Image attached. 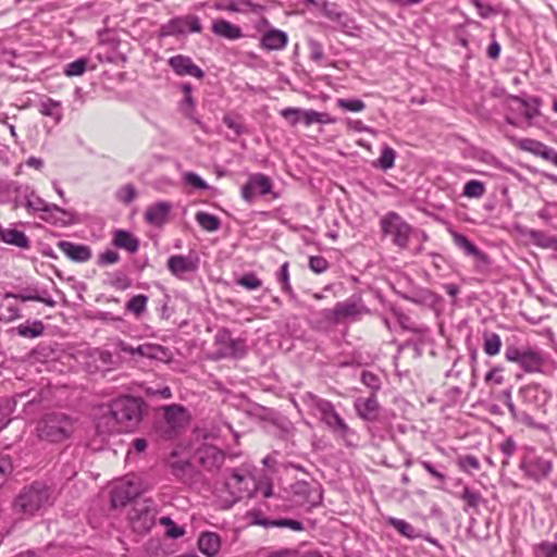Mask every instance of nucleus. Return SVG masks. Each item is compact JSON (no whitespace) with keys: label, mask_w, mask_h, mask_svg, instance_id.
<instances>
[{"label":"nucleus","mask_w":557,"mask_h":557,"mask_svg":"<svg viewBox=\"0 0 557 557\" xmlns=\"http://www.w3.org/2000/svg\"><path fill=\"white\" fill-rule=\"evenodd\" d=\"M143 401L133 396H123L111 401L107 413L97 422L100 433L132 432L141 421Z\"/></svg>","instance_id":"obj_1"},{"label":"nucleus","mask_w":557,"mask_h":557,"mask_svg":"<svg viewBox=\"0 0 557 557\" xmlns=\"http://www.w3.org/2000/svg\"><path fill=\"white\" fill-rule=\"evenodd\" d=\"M52 491L41 482H34L25 486L15 497L13 510L22 517H32L38 511L51 506Z\"/></svg>","instance_id":"obj_2"},{"label":"nucleus","mask_w":557,"mask_h":557,"mask_svg":"<svg viewBox=\"0 0 557 557\" xmlns=\"http://www.w3.org/2000/svg\"><path fill=\"white\" fill-rule=\"evenodd\" d=\"M76 420L61 411L48 412L38 421L36 431L39 438L60 443L72 436Z\"/></svg>","instance_id":"obj_3"},{"label":"nucleus","mask_w":557,"mask_h":557,"mask_svg":"<svg viewBox=\"0 0 557 557\" xmlns=\"http://www.w3.org/2000/svg\"><path fill=\"white\" fill-rule=\"evenodd\" d=\"M304 403L310 408L314 416H319L321 421L335 434L345 438L350 434V428L336 412L333 404L322 399L308 392L302 396Z\"/></svg>","instance_id":"obj_4"},{"label":"nucleus","mask_w":557,"mask_h":557,"mask_svg":"<svg viewBox=\"0 0 557 557\" xmlns=\"http://www.w3.org/2000/svg\"><path fill=\"white\" fill-rule=\"evenodd\" d=\"M505 358L507 361L518 363L528 373L542 372L545 364L544 354L532 347L519 348L515 345L507 346Z\"/></svg>","instance_id":"obj_5"},{"label":"nucleus","mask_w":557,"mask_h":557,"mask_svg":"<svg viewBox=\"0 0 557 557\" xmlns=\"http://www.w3.org/2000/svg\"><path fill=\"white\" fill-rule=\"evenodd\" d=\"M384 236H389L395 246L406 249L412 233V227L398 213L388 212L380 221Z\"/></svg>","instance_id":"obj_6"},{"label":"nucleus","mask_w":557,"mask_h":557,"mask_svg":"<svg viewBox=\"0 0 557 557\" xmlns=\"http://www.w3.org/2000/svg\"><path fill=\"white\" fill-rule=\"evenodd\" d=\"M132 529L137 533H146L154 525L156 508L151 499H136L128 510Z\"/></svg>","instance_id":"obj_7"},{"label":"nucleus","mask_w":557,"mask_h":557,"mask_svg":"<svg viewBox=\"0 0 557 557\" xmlns=\"http://www.w3.org/2000/svg\"><path fill=\"white\" fill-rule=\"evenodd\" d=\"M148 487V484L144 483L140 478L136 475L126 476L115 484L111 495V504L113 507L125 506L147 491Z\"/></svg>","instance_id":"obj_8"},{"label":"nucleus","mask_w":557,"mask_h":557,"mask_svg":"<svg viewBox=\"0 0 557 557\" xmlns=\"http://www.w3.org/2000/svg\"><path fill=\"white\" fill-rule=\"evenodd\" d=\"M367 312L368 309L362 304L360 298H349L345 301L337 302L333 309L323 310L322 315L326 321L337 324L347 319L356 320L361 314Z\"/></svg>","instance_id":"obj_9"},{"label":"nucleus","mask_w":557,"mask_h":557,"mask_svg":"<svg viewBox=\"0 0 557 557\" xmlns=\"http://www.w3.org/2000/svg\"><path fill=\"white\" fill-rule=\"evenodd\" d=\"M256 480L245 468L232 469L230 475L225 479V487L235 499L251 497Z\"/></svg>","instance_id":"obj_10"},{"label":"nucleus","mask_w":557,"mask_h":557,"mask_svg":"<svg viewBox=\"0 0 557 557\" xmlns=\"http://www.w3.org/2000/svg\"><path fill=\"white\" fill-rule=\"evenodd\" d=\"M271 193L272 182L262 173L250 174L240 190L242 198L248 203H252L257 196H265Z\"/></svg>","instance_id":"obj_11"},{"label":"nucleus","mask_w":557,"mask_h":557,"mask_svg":"<svg viewBox=\"0 0 557 557\" xmlns=\"http://www.w3.org/2000/svg\"><path fill=\"white\" fill-rule=\"evenodd\" d=\"M201 29L202 27L197 16L186 15L174 17L163 24L160 28V35L163 37L178 36L185 35L187 32L200 33Z\"/></svg>","instance_id":"obj_12"},{"label":"nucleus","mask_w":557,"mask_h":557,"mask_svg":"<svg viewBox=\"0 0 557 557\" xmlns=\"http://www.w3.org/2000/svg\"><path fill=\"white\" fill-rule=\"evenodd\" d=\"M215 344L218 346L216 354L221 358L243 357L246 352V345L243 339L232 337L228 331H220L215 335Z\"/></svg>","instance_id":"obj_13"},{"label":"nucleus","mask_w":557,"mask_h":557,"mask_svg":"<svg viewBox=\"0 0 557 557\" xmlns=\"http://www.w3.org/2000/svg\"><path fill=\"white\" fill-rule=\"evenodd\" d=\"M164 420L170 432L169 436L176 434L181 429L185 428L189 422L187 410L181 405H169L163 408Z\"/></svg>","instance_id":"obj_14"},{"label":"nucleus","mask_w":557,"mask_h":557,"mask_svg":"<svg viewBox=\"0 0 557 557\" xmlns=\"http://www.w3.org/2000/svg\"><path fill=\"white\" fill-rule=\"evenodd\" d=\"M521 468L528 476L540 482L549 475L553 463L543 457H533L523 461Z\"/></svg>","instance_id":"obj_15"},{"label":"nucleus","mask_w":557,"mask_h":557,"mask_svg":"<svg viewBox=\"0 0 557 557\" xmlns=\"http://www.w3.org/2000/svg\"><path fill=\"white\" fill-rule=\"evenodd\" d=\"M168 63L178 76L189 75L198 79L205 76V72L189 57L177 54L171 57Z\"/></svg>","instance_id":"obj_16"},{"label":"nucleus","mask_w":557,"mask_h":557,"mask_svg":"<svg viewBox=\"0 0 557 557\" xmlns=\"http://www.w3.org/2000/svg\"><path fill=\"white\" fill-rule=\"evenodd\" d=\"M354 408L359 418L366 421H375L380 412V405L376 394L369 397H358L354 401Z\"/></svg>","instance_id":"obj_17"},{"label":"nucleus","mask_w":557,"mask_h":557,"mask_svg":"<svg viewBox=\"0 0 557 557\" xmlns=\"http://www.w3.org/2000/svg\"><path fill=\"white\" fill-rule=\"evenodd\" d=\"M198 462L208 471L218 470L224 462V454L214 446H205L197 450Z\"/></svg>","instance_id":"obj_18"},{"label":"nucleus","mask_w":557,"mask_h":557,"mask_svg":"<svg viewBox=\"0 0 557 557\" xmlns=\"http://www.w3.org/2000/svg\"><path fill=\"white\" fill-rule=\"evenodd\" d=\"M168 269L173 275L183 277L184 274L198 269V259L182 255L171 256L168 260Z\"/></svg>","instance_id":"obj_19"},{"label":"nucleus","mask_w":557,"mask_h":557,"mask_svg":"<svg viewBox=\"0 0 557 557\" xmlns=\"http://www.w3.org/2000/svg\"><path fill=\"white\" fill-rule=\"evenodd\" d=\"M58 248L74 262H87L92 257L91 249L87 245L75 244L69 240H60Z\"/></svg>","instance_id":"obj_20"},{"label":"nucleus","mask_w":557,"mask_h":557,"mask_svg":"<svg viewBox=\"0 0 557 557\" xmlns=\"http://www.w3.org/2000/svg\"><path fill=\"white\" fill-rule=\"evenodd\" d=\"M288 44V36L285 32L276 28L267 30L260 40V47L267 51L283 50Z\"/></svg>","instance_id":"obj_21"},{"label":"nucleus","mask_w":557,"mask_h":557,"mask_svg":"<svg viewBox=\"0 0 557 557\" xmlns=\"http://www.w3.org/2000/svg\"><path fill=\"white\" fill-rule=\"evenodd\" d=\"M171 208V203L166 201H159L151 205L145 212V220L151 225L161 226L166 222Z\"/></svg>","instance_id":"obj_22"},{"label":"nucleus","mask_w":557,"mask_h":557,"mask_svg":"<svg viewBox=\"0 0 557 557\" xmlns=\"http://www.w3.org/2000/svg\"><path fill=\"white\" fill-rule=\"evenodd\" d=\"M511 141L515 144V146L523 151L531 152L535 156H539L545 160H548L553 148L547 147L541 141H537L535 139L531 138H515L510 137Z\"/></svg>","instance_id":"obj_23"},{"label":"nucleus","mask_w":557,"mask_h":557,"mask_svg":"<svg viewBox=\"0 0 557 557\" xmlns=\"http://www.w3.org/2000/svg\"><path fill=\"white\" fill-rule=\"evenodd\" d=\"M198 548L207 557H214L221 549V537L215 532H202L198 537Z\"/></svg>","instance_id":"obj_24"},{"label":"nucleus","mask_w":557,"mask_h":557,"mask_svg":"<svg viewBox=\"0 0 557 557\" xmlns=\"http://www.w3.org/2000/svg\"><path fill=\"white\" fill-rule=\"evenodd\" d=\"M0 243L16 246L22 249H28L30 243L26 234L16 228H3L0 225Z\"/></svg>","instance_id":"obj_25"},{"label":"nucleus","mask_w":557,"mask_h":557,"mask_svg":"<svg viewBox=\"0 0 557 557\" xmlns=\"http://www.w3.org/2000/svg\"><path fill=\"white\" fill-rule=\"evenodd\" d=\"M454 243L457 247L462 249L466 255L473 256L476 258L480 262L487 264L488 259L486 253L481 251L474 244H472L465 235L459 233L453 234Z\"/></svg>","instance_id":"obj_26"},{"label":"nucleus","mask_w":557,"mask_h":557,"mask_svg":"<svg viewBox=\"0 0 557 557\" xmlns=\"http://www.w3.org/2000/svg\"><path fill=\"white\" fill-rule=\"evenodd\" d=\"M212 32L216 36H220V37H223V38H226L230 40H235L243 36L240 27L232 24L231 22H228L226 20H222V18L215 20L212 23Z\"/></svg>","instance_id":"obj_27"},{"label":"nucleus","mask_w":557,"mask_h":557,"mask_svg":"<svg viewBox=\"0 0 557 557\" xmlns=\"http://www.w3.org/2000/svg\"><path fill=\"white\" fill-rule=\"evenodd\" d=\"M38 111L40 114L51 117L57 124L63 117L62 103L49 97H44L39 101Z\"/></svg>","instance_id":"obj_28"},{"label":"nucleus","mask_w":557,"mask_h":557,"mask_svg":"<svg viewBox=\"0 0 557 557\" xmlns=\"http://www.w3.org/2000/svg\"><path fill=\"white\" fill-rule=\"evenodd\" d=\"M24 206L28 211H44V212H61L66 214L65 210L61 209L57 205H48L44 199L37 196L34 191L25 196Z\"/></svg>","instance_id":"obj_29"},{"label":"nucleus","mask_w":557,"mask_h":557,"mask_svg":"<svg viewBox=\"0 0 557 557\" xmlns=\"http://www.w3.org/2000/svg\"><path fill=\"white\" fill-rule=\"evenodd\" d=\"M15 331L21 337L37 338L44 334L45 324L40 320L27 321L26 323L17 325Z\"/></svg>","instance_id":"obj_30"},{"label":"nucleus","mask_w":557,"mask_h":557,"mask_svg":"<svg viewBox=\"0 0 557 557\" xmlns=\"http://www.w3.org/2000/svg\"><path fill=\"white\" fill-rule=\"evenodd\" d=\"M113 244L126 249L129 252H136L139 247L138 239L127 231L119 230L114 234Z\"/></svg>","instance_id":"obj_31"},{"label":"nucleus","mask_w":557,"mask_h":557,"mask_svg":"<svg viewBox=\"0 0 557 557\" xmlns=\"http://www.w3.org/2000/svg\"><path fill=\"white\" fill-rule=\"evenodd\" d=\"M483 350L487 356L499 354L502 348L500 336L496 333L485 332L483 334Z\"/></svg>","instance_id":"obj_32"},{"label":"nucleus","mask_w":557,"mask_h":557,"mask_svg":"<svg viewBox=\"0 0 557 557\" xmlns=\"http://www.w3.org/2000/svg\"><path fill=\"white\" fill-rule=\"evenodd\" d=\"M196 221L205 231L208 232L218 231L221 226V222L218 216L203 211L196 213Z\"/></svg>","instance_id":"obj_33"},{"label":"nucleus","mask_w":557,"mask_h":557,"mask_svg":"<svg viewBox=\"0 0 557 557\" xmlns=\"http://www.w3.org/2000/svg\"><path fill=\"white\" fill-rule=\"evenodd\" d=\"M259 524H261L265 528L276 527V528H289L294 531L304 530V524L300 521L288 519V518H281V519H274V520H261V521H259Z\"/></svg>","instance_id":"obj_34"},{"label":"nucleus","mask_w":557,"mask_h":557,"mask_svg":"<svg viewBox=\"0 0 557 557\" xmlns=\"http://www.w3.org/2000/svg\"><path fill=\"white\" fill-rule=\"evenodd\" d=\"M388 524L392 525L394 529H396L401 535H404L407 539H416L418 536V533L416 529L408 523L407 521L398 518H388L387 520Z\"/></svg>","instance_id":"obj_35"},{"label":"nucleus","mask_w":557,"mask_h":557,"mask_svg":"<svg viewBox=\"0 0 557 557\" xmlns=\"http://www.w3.org/2000/svg\"><path fill=\"white\" fill-rule=\"evenodd\" d=\"M361 383L369 388L370 394H377L382 388L381 377L372 371L363 370L360 375Z\"/></svg>","instance_id":"obj_36"},{"label":"nucleus","mask_w":557,"mask_h":557,"mask_svg":"<svg viewBox=\"0 0 557 557\" xmlns=\"http://www.w3.org/2000/svg\"><path fill=\"white\" fill-rule=\"evenodd\" d=\"M148 304V297L146 295H136L133 296L127 302H126V310L134 313L136 317L141 315L146 309Z\"/></svg>","instance_id":"obj_37"},{"label":"nucleus","mask_w":557,"mask_h":557,"mask_svg":"<svg viewBox=\"0 0 557 557\" xmlns=\"http://www.w3.org/2000/svg\"><path fill=\"white\" fill-rule=\"evenodd\" d=\"M4 300L9 298L18 299L23 302L25 301H39L42 302L49 307H53L55 305V301L52 298H46L40 295H33V294H15L8 292L3 295Z\"/></svg>","instance_id":"obj_38"},{"label":"nucleus","mask_w":557,"mask_h":557,"mask_svg":"<svg viewBox=\"0 0 557 557\" xmlns=\"http://www.w3.org/2000/svg\"><path fill=\"white\" fill-rule=\"evenodd\" d=\"M395 159L396 151L389 146H384L382 148L381 156L376 161V166L384 171L389 170L394 166Z\"/></svg>","instance_id":"obj_39"},{"label":"nucleus","mask_w":557,"mask_h":557,"mask_svg":"<svg viewBox=\"0 0 557 557\" xmlns=\"http://www.w3.org/2000/svg\"><path fill=\"white\" fill-rule=\"evenodd\" d=\"M485 185L478 180H471L465 184L463 196L468 198H481L485 194Z\"/></svg>","instance_id":"obj_40"},{"label":"nucleus","mask_w":557,"mask_h":557,"mask_svg":"<svg viewBox=\"0 0 557 557\" xmlns=\"http://www.w3.org/2000/svg\"><path fill=\"white\" fill-rule=\"evenodd\" d=\"M530 238L533 240L535 245L542 248H556L557 247V238L547 236L545 233L541 231H531Z\"/></svg>","instance_id":"obj_41"},{"label":"nucleus","mask_w":557,"mask_h":557,"mask_svg":"<svg viewBox=\"0 0 557 557\" xmlns=\"http://www.w3.org/2000/svg\"><path fill=\"white\" fill-rule=\"evenodd\" d=\"M236 284L247 290H256L262 286V281L255 272H248L237 278Z\"/></svg>","instance_id":"obj_42"},{"label":"nucleus","mask_w":557,"mask_h":557,"mask_svg":"<svg viewBox=\"0 0 557 557\" xmlns=\"http://www.w3.org/2000/svg\"><path fill=\"white\" fill-rule=\"evenodd\" d=\"M87 67V60L84 58L77 59L65 65L63 73L69 77L81 76L85 73Z\"/></svg>","instance_id":"obj_43"},{"label":"nucleus","mask_w":557,"mask_h":557,"mask_svg":"<svg viewBox=\"0 0 557 557\" xmlns=\"http://www.w3.org/2000/svg\"><path fill=\"white\" fill-rule=\"evenodd\" d=\"M336 106L342 110L350 112H360L366 108V103L360 99L338 98Z\"/></svg>","instance_id":"obj_44"},{"label":"nucleus","mask_w":557,"mask_h":557,"mask_svg":"<svg viewBox=\"0 0 557 557\" xmlns=\"http://www.w3.org/2000/svg\"><path fill=\"white\" fill-rule=\"evenodd\" d=\"M419 463L433 479L436 480L438 488H442L446 484V474L436 469L430 461L419 460Z\"/></svg>","instance_id":"obj_45"},{"label":"nucleus","mask_w":557,"mask_h":557,"mask_svg":"<svg viewBox=\"0 0 557 557\" xmlns=\"http://www.w3.org/2000/svg\"><path fill=\"white\" fill-rule=\"evenodd\" d=\"M276 280L281 284V288L284 293L290 294L292 293V285L289 283V271H288V262H284L277 274Z\"/></svg>","instance_id":"obj_46"},{"label":"nucleus","mask_w":557,"mask_h":557,"mask_svg":"<svg viewBox=\"0 0 557 557\" xmlns=\"http://www.w3.org/2000/svg\"><path fill=\"white\" fill-rule=\"evenodd\" d=\"M160 522L166 528V535L172 539H178L185 534L184 528L175 524L174 521L169 517L161 518Z\"/></svg>","instance_id":"obj_47"},{"label":"nucleus","mask_w":557,"mask_h":557,"mask_svg":"<svg viewBox=\"0 0 557 557\" xmlns=\"http://www.w3.org/2000/svg\"><path fill=\"white\" fill-rule=\"evenodd\" d=\"M252 8L250 0H230L225 5L224 10L228 12H248Z\"/></svg>","instance_id":"obj_48"},{"label":"nucleus","mask_w":557,"mask_h":557,"mask_svg":"<svg viewBox=\"0 0 557 557\" xmlns=\"http://www.w3.org/2000/svg\"><path fill=\"white\" fill-rule=\"evenodd\" d=\"M253 492L260 494L264 498H270L273 496V486L271 481L268 478L260 479L256 481V485L253 486Z\"/></svg>","instance_id":"obj_49"},{"label":"nucleus","mask_w":557,"mask_h":557,"mask_svg":"<svg viewBox=\"0 0 557 557\" xmlns=\"http://www.w3.org/2000/svg\"><path fill=\"white\" fill-rule=\"evenodd\" d=\"M4 301L5 300L3 299V301L0 305V308L5 309L7 312L1 317L2 321L11 322L22 318L21 310L18 307L12 304H5Z\"/></svg>","instance_id":"obj_50"},{"label":"nucleus","mask_w":557,"mask_h":557,"mask_svg":"<svg viewBox=\"0 0 557 557\" xmlns=\"http://www.w3.org/2000/svg\"><path fill=\"white\" fill-rule=\"evenodd\" d=\"M504 368L500 366H496L493 369H491L485 377L484 381L487 384H495V385H502L504 383Z\"/></svg>","instance_id":"obj_51"},{"label":"nucleus","mask_w":557,"mask_h":557,"mask_svg":"<svg viewBox=\"0 0 557 557\" xmlns=\"http://www.w3.org/2000/svg\"><path fill=\"white\" fill-rule=\"evenodd\" d=\"M499 449L505 457V459L503 460V465L507 466L509 463L510 457L515 454L517 449L516 443L511 437H508L499 445Z\"/></svg>","instance_id":"obj_52"},{"label":"nucleus","mask_w":557,"mask_h":557,"mask_svg":"<svg viewBox=\"0 0 557 557\" xmlns=\"http://www.w3.org/2000/svg\"><path fill=\"white\" fill-rule=\"evenodd\" d=\"M13 470L9 456L0 455V486L7 481Z\"/></svg>","instance_id":"obj_53"},{"label":"nucleus","mask_w":557,"mask_h":557,"mask_svg":"<svg viewBox=\"0 0 557 557\" xmlns=\"http://www.w3.org/2000/svg\"><path fill=\"white\" fill-rule=\"evenodd\" d=\"M146 358L161 360L166 355L165 348L156 344H145Z\"/></svg>","instance_id":"obj_54"},{"label":"nucleus","mask_w":557,"mask_h":557,"mask_svg":"<svg viewBox=\"0 0 557 557\" xmlns=\"http://www.w3.org/2000/svg\"><path fill=\"white\" fill-rule=\"evenodd\" d=\"M111 285L119 290H125L131 287L132 282L123 272H116L111 280Z\"/></svg>","instance_id":"obj_55"},{"label":"nucleus","mask_w":557,"mask_h":557,"mask_svg":"<svg viewBox=\"0 0 557 557\" xmlns=\"http://www.w3.org/2000/svg\"><path fill=\"white\" fill-rule=\"evenodd\" d=\"M309 268L314 273H323L329 268V262L322 256H312L309 259Z\"/></svg>","instance_id":"obj_56"},{"label":"nucleus","mask_w":557,"mask_h":557,"mask_svg":"<svg viewBox=\"0 0 557 557\" xmlns=\"http://www.w3.org/2000/svg\"><path fill=\"white\" fill-rule=\"evenodd\" d=\"M282 116L287 120L292 125L301 122L302 109L286 108L281 112Z\"/></svg>","instance_id":"obj_57"},{"label":"nucleus","mask_w":557,"mask_h":557,"mask_svg":"<svg viewBox=\"0 0 557 557\" xmlns=\"http://www.w3.org/2000/svg\"><path fill=\"white\" fill-rule=\"evenodd\" d=\"M136 189L131 184L125 185L117 193L119 199L124 203H131L136 198Z\"/></svg>","instance_id":"obj_58"},{"label":"nucleus","mask_w":557,"mask_h":557,"mask_svg":"<svg viewBox=\"0 0 557 557\" xmlns=\"http://www.w3.org/2000/svg\"><path fill=\"white\" fill-rule=\"evenodd\" d=\"M345 124H346L347 128L352 129L355 132H359V133L364 132V133H369L372 135L375 134V131L372 129L371 127L367 126L361 120L347 119L345 121Z\"/></svg>","instance_id":"obj_59"},{"label":"nucleus","mask_w":557,"mask_h":557,"mask_svg":"<svg viewBox=\"0 0 557 557\" xmlns=\"http://www.w3.org/2000/svg\"><path fill=\"white\" fill-rule=\"evenodd\" d=\"M184 180L187 184L198 189H207L209 187L208 184L198 174L194 172L185 173Z\"/></svg>","instance_id":"obj_60"},{"label":"nucleus","mask_w":557,"mask_h":557,"mask_svg":"<svg viewBox=\"0 0 557 557\" xmlns=\"http://www.w3.org/2000/svg\"><path fill=\"white\" fill-rule=\"evenodd\" d=\"M461 498L467 503L469 507H476L480 502V494L469 487H465L461 494Z\"/></svg>","instance_id":"obj_61"},{"label":"nucleus","mask_w":557,"mask_h":557,"mask_svg":"<svg viewBox=\"0 0 557 557\" xmlns=\"http://www.w3.org/2000/svg\"><path fill=\"white\" fill-rule=\"evenodd\" d=\"M459 466L463 471H468L469 469L479 470L480 461L475 456L467 455L459 460Z\"/></svg>","instance_id":"obj_62"},{"label":"nucleus","mask_w":557,"mask_h":557,"mask_svg":"<svg viewBox=\"0 0 557 557\" xmlns=\"http://www.w3.org/2000/svg\"><path fill=\"white\" fill-rule=\"evenodd\" d=\"M120 260V256L114 250H106L98 258L99 265L114 264Z\"/></svg>","instance_id":"obj_63"},{"label":"nucleus","mask_w":557,"mask_h":557,"mask_svg":"<svg viewBox=\"0 0 557 557\" xmlns=\"http://www.w3.org/2000/svg\"><path fill=\"white\" fill-rule=\"evenodd\" d=\"M146 395L149 397H159L162 399H169L172 397V391L169 386H163L160 388L148 387L146 389Z\"/></svg>","instance_id":"obj_64"}]
</instances>
